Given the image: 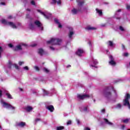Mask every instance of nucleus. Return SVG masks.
I'll use <instances>...</instances> for the list:
<instances>
[{"label": "nucleus", "mask_w": 130, "mask_h": 130, "mask_svg": "<svg viewBox=\"0 0 130 130\" xmlns=\"http://www.w3.org/2000/svg\"><path fill=\"white\" fill-rule=\"evenodd\" d=\"M61 39L52 38L50 41H47V44H52V45H60Z\"/></svg>", "instance_id": "1"}, {"label": "nucleus", "mask_w": 130, "mask_h": 130, "mask_svg": "<svg viewBox=\"0 0 130 130\" xmlns=\"http://www.w3.org/2000/svg\"><path fill=\"white\" fill-rule=\"evenodd\" d=\"M130 100V94L126 93L125 95V99L123 100V105L124 106H127L129 109H130V104L129 100Z\"/></svg>", "instance_id": "2"}, {"label": "nucleus", "mask_w": 130, "mask_h": 130, "mask_svg": "<svg viewBox=\"0 0 130 130\" xmlns=\"http://www.w3.org/2000/svg\"><path fill=\"white\" fill-rule=\"evenodd\" d=\"M103 94L106 98H110L112 96V93H111V91L109 90V87H105L103 91Z\"/></svg>", "instance_id": "3"}, {"label": "nucleus", "mask_w": 130, "mask_h": 130, "mask_svg": "<svg viewBox=\"0 0 130 130\" xmlns=\"http://www.w3.org/2000/svg\"><path fill=\"white\" fill-rule=\"evenodd\" d=\"M110 61H109V64L110 66H112L113 67H115L116 66V62L114 61V58L112 55H110L109 56Z\"/></svg>", "instance_id": "4"}, {"label": "nucleus", "mask_w": 130, "mask_h": 130, "mask_svg": "<svg viewBox=\"0 0 130 130\" xmlns=\"http://www.w3.org/2000/svg\"><path fill=\"white\" fill-rule=\"evenodd\" d=\"M2 104L3 105V106H4V107H5V108H10L11 109H12L13 110H15V109H16V108L15 107H13V106H12V105L8 103L3 102Z\"/></svg>", "instance_id": "5"}, {"label": "nucleus", "mask_w": 130, "mask_h": 130, "mask_svg": "<svg viewBox=\"0 0 130 130\" xmlns=\"http://www.w3.org/2000/svg\"><path fill=\"white\" fill-rule=\"evenodd\" d=\"M34 24H35L36 26H37L38 28H41V30L42 31H43V26L41 24V22H40L39 20H36L34 22Z\"/></svg>", "instance_id": "6"}, {"label": "nucleus", "mask_w": 130, "mask_h": 130, "mask_svg": "<svg viewBox=\"0 0 130 130\" xmlns=\"http://www.w3.org/2000/svg\"><path fill=\"white\" fill-rule=\"evenodd\" d=\"M76 3H77L79 9L81 10V8L84 6V4H85V0H82L81 1L80 0H76Z\"/></svg>", "instance_id": "7"}, {"label": "nucleus", "mask_w": 130, "mask_h": 130, "mask_svg": "<svg viewBox=\"0 0 130 130\" xmlns=\"http://www.w3.org/2000/svg\"><path fill=\"white\" fill-rule=\"evenodd\" d=\"M77 98H78V99H80L81 100H83V99H85V98H90V95L88 94H78L77 95Z\"/></svg>", "instance_id": "8"}, {"label": "nucleus", "mask_w": 130, "mask_h": 130, "mask_svg": "<svg viewBox=\"0 0 130 130\" xmlns=\"http://www.w3.org/2000/svg\"><path fill=\"white\" fill-rule=\"evenodd\" d=\"M17 126H19V127H24V126H26V122H19L17 123Z\"/></svg>", "instance_id": "9"}, {"label": "nucleus", "mask_w": 130, "mask_h": 130, "mask_svg": "<svg viewBox=\"0 0 130 130\" xmlns=\"http://www.w3.org/2000/svg\"><path fill=\"white\" fill-rule=\"evenodd\" d=\"M82 53H84V50L83 49H79L76 52V54L79 56H81Z\"/></svg>", "instance_id": "10"}, {"label": "nucleus", "mask_w": 130, "mask_h": 130, "mask_svg": "<svg viewBox=\"0 0 130 130\" xmlns=\"http://www.w3.org/2000/svg\"><path fill=\"white\" fill-rule=\"evenodd\" d=\"M46 108L48 109V110H49L50 112H53L54 111V107L52 105L48 106L46 107Z\"/></svg>", "instance_id": "11"}, {"label": "nucleus", "mask_w": 130, "mask_h": 130, "mask_svg": "<svg viewBox=\"0 0 130 130\" xmlns=\"http://www.w3.org/2000/svg\"><path fill=\"white\" fill-rule=\"evenodd\" d=\"M8 25L11 26L13 29H17V26L13 22H8Z\"/></svg>", "instance_id": "12"}, {"label": "nucleus", "mask_w": 130, "mask_h": 130, "mask_svg": "<svg viewBox=\"0 0 130 130\" xmlns=\"http://www.w3.org/2000/svg\"><path fill=\"white\" fill-rule=\"evenodd\" d=\"M78 12H81V9H80V8H78V10L74 8L73 10H72V13L73 15H77Z\"/></svg>", "instance_id": "13"}, {"label": "nucleus", "mask_w": 130, "mask_h": 130, "mask_svg": "<svg viewBox=\"0 0 130 130\" xmlns=\"http://www.w3.org/2000/svg\"><path fill=\"white\" fill-rule=\"evenodd\" d=\"M54 21L55 24H57V25H58V28H62V25H61V24H60V23L58 21V19L55 18L54 19Z\"/></svg>", "instance_id": "14"}, {"label": "nucleus", "mask_w": 130, "mask_h": 130, "mask_svg": "<svg viewBox=\"0 0 130 130\" xmlns=\"http://www.w3.org/2000/svg\"><path fill=\"white\" fill-rule=\"evenodd\" d=\"M14 51H18V50H22V46L21 45H19L16 46L14 49Z\"/></svg>", "instance_id": "15"}, {"label": "nucleus", "mask_w": 130, "mask_h": 130, "mask_svg": "<svg viewBox=\"0 0 130 130\" xmlns=\"http://www.w3.org/2000/svg\"><path fill=\"white\" fill-rule=\"evenodd\" d=\"M28 27L30 30H34V29H35V25L31 22L28 25Z\"/></svg>", "instance_id": "16"}, {"label": "nucleus", "mask_w": 130, "mask_h": 130, "mask_svg": "<svg viewBox=\"0 0 130 130\" xmlns=\"http://www.w3.org/2000/svg\"><path fill=\"white\" fill-rule=\"evenodd\" d=\"M38 53L40 54L41 56L43 55V54L44 53V50L42 48H40L38 49Z\"/></svg>", "instance_id": "17"}, {"label": "nucleus", "mask_w": 130, "mask_h": 130, "mask_svg": "<svg viewBox=\"0 0 130 130\" xmlns=\"http://www.w3.org/2000/svg\"><path fill=\"white\" fill-rule=\"evenodd\" d=\"M85 30H88V31L90 30H96V28L91 27L90 25H88L86 27H85Z\"/></svg>", "instance_id": "18"}, {"label": "nucleus", "mask_w": 130, "mask_h": 130, "mask_svg": "<svg viewBox=\"0 0 130 130\" xmlns=\"http://www.w3.org/2000/svg\"><path fill=\"white\" fill-rule=\"evenodd\" d=\"M38 12L39 13H40L41 14H42V15H43V16H44V17L46 18V19H49V17L47 15H46L45 14H44V12H41V10H38Z\"/></svg>", "instance_id": "19"}, {"label": "nucleus", "mask_w": 130, "mask_h": 130, "mask_svg": "<svg viewBox=\"0 0 130 130\" xmlns=\"http://www.w3.org/2000/svg\"><path fill=\"white\" fill-rule=\"evenodd\" d=\"M33 110V108H32V107L31 106H27L25 108V110L26 111H27V112H30V111H31V110Z\"/></svg>", "instance_id": "20"}, {"label": "nucleus", "mask_w": 130, "mask_h": 130, "mask_svg": "<svg viewBox=\"0 0 130 130\" xmlns=\"http://www.w3.org/2000/svg\"><path fill=\"white\" fill-rule=\"evenodd\" d=\"M104 120H105L106 123H107V124H109V125H112V124H113V123H112L111 122H110L109 121H108V119H106V118H104Z\"/></svg>", "instance_id": "21"}, {"label": "nucleus", "mask_w": 130, "mask_h": 130, "mask_svg": "<svg viewBox=\"0 0 130 130\" xmlns=\"http://www.w3.org/2000/svg\"><path fill=\"white\" fill-rule=\"evenodd\" d=\"M95 11H96V13H98V14H99V16H102V10H99L98 9H96Z\"/></svg>", "instance_id": "22"}, {"label": "nucleus", "mask_w": 130, "mask_h": 130, "mask_svg": "<svg viewBox=\"0 0 130 130\" xmlns=\"http://www.w3.org/2000/svg\"><path fill=\"white\" fill-rule=\"evenodd\" d=\"M2 24H4V25H9V22H7L6 19H3L2 20Z\"/></svg>", "instance_id": "23"}, {"label": "nucleus", "mask_w": 130, "mask_h": 130, "mask_svg": "<svg viewBox=\"0 0 130 130\" xmlns=\"http://www.w3.org/2000/svg\"><path fill=\"white\" fill-rule=\"evenodd\" d=\"M64 129V126H59L56 127V130H62Z\"/></svg>", "instance_id": "24"}, {"label": "nucleus", "mask_w": 130, "mask_h": 130, "mask_svg": "<svg viewBox=\"0 0 130 130\" xmlns=\"http://www.w3.org/2000/svg\"><path fill=\"white\" fill-rule=\"evenodd\" d=\"M6 95L7 96V98H8V99H13L12 95L9 93H6Z\"/></svg>", "instance_id": "25"}, {"label": "nucleus", "mask_w": 130, "mask_h": 130, "mask_svg": "<svg viewBox=\"0 0 130 130\" xmlns=\"http://www.w3.org/2000/svg\"><path fill=\"white\" fill-rule=\"evenodd\" d=\"M122 122H123V123H128V121H129V119H125L124 120H122Z\"/></svg>", "instance_id": "26"}, {"label": "nucleus", "mask_w": 130, "mask_h": 130, "mask_svg": "<svg viewBox=\"0 0 130 130\" xmlns=\"http://www.w3.org/2000/svg\"><path fill=\"white\" fill-rule=\"evenodd\" d=\"M73 35H74V32L70 31V33L69 34V38H72V37H73Z\"/></svg>", "instance_id": "27"}, {"label": "nucleus", "mask_w": 130, "mask_h": 130, "mask_svg": "<svg viewBox=\"0 0 130 130\" xmlns=\"http://www.w3.org/2000/svg\"><path fill=\"white\" fill-rule=\"evenodd\" d=\"M12 66H13V64H12V62L11 61H9L8 62V68L12 69Z\"/></svg>", "instance_id": "28"}, {"label": "nucleus", "mask_w": 130, "mask_h": 130, "mask_svg": "<svg viewBox=\"0 0 130 130\" xmlns=\"http://www.w3.org/2000/svg\"><path fill=\"white\" fill-rule=\"evenodd\" d=\"M109 45L110 46V47H112L113 46V42L111 41H108Z\"/></svg>", "instance_id": "29"}, {"label": "nucleus", "mask_w": 130, "mask_h": 130, "mask_svg": "<svg viewBox=\"0 0 130 130\" xmlns=\"http://www.w3.org/2000/svg\"><path fill=\"white\" fill-rule=\"evenodd\" d=\"M57 1L56 0H52V2L50 3L51 5H56Z\"/></svg>", "instance_id": "30"}, {"label": "nucleus", "mask_w": 130, "mask_h": 130, "mask_svg": "<svg viewBox=\"0 0 130 130\" xmlns=\"http://www.w3.org/2000/svg\"><path fill=\"white\" fill-rule=\"evenodd\" d=\"M4 51V49L2 46H0V58L2 57V53Z\"/></svg>", "instance_id": "31"}, {"label": "nucleus", "mask_w": 130, "mask_h": 130, "mask_svg": "<svg viewBox=\"0 0 130 130\" xmlns=\"http://www.w3.org/2000/svg\"><path fill=\"white\" fill-rule=\"evenodd\" d=\"M13 66L14 67V68H15L16 70H19V66L17 65V64H13Z\"/></svg>", "instance_id": "32"}, {"label": "nucleus", "mask_w": 130, "mask_h": 130, "mask_svg": "<svg viewBox=\"0 0 130 130\" xmlns=\"http://www.w3.org/2000/svg\"><path fill=\"white\" fill-rule=\"evenodd\" d=\"M34 69L35 70H36L37 72H39V71H40V69H39V67H38V66H35L34 67Z\"/></svg>", "instance_id": "33"}, {"label": "nucleus", "mask_w": 130, "mask_h": 130, "mask_svg": "<svg viewBox=\"0 0 130 130\" xmlns=\"http://www.w3.org/2000/svg\"><path fill=\"white\" fill-rule=\"evenodd\" d=\"M44 95H48L49 92L45 90H44Z\"/></svg>", "instance_id": "34"}, {"label": "nucleus", "mask_w": 130, "mask_h": 130, "mask_svg": "<svg viewBox=\"0 0 130 130\" xmlns=\"http://www.w3.org/2000/svg\"><path fill=\"white\" fill-rule=\"evenodd\" d=\"M43 71H45V73H49V70H48L46 68H44Z\"/></svg>", "instance_id": "35"}, {"label": "nucleus", "mask_w": 130, "mask_h": 130, "mask_svg": "<svg viewBox=\"0 0 130 130\" xmlns=\"http://www.w3.org/2000/svg\"><path fill=\"white\" fill-rule=\"evenodd\" d=\"M67 125H70V124H72V121L69 120L67 123Z\"/></svg>", "instance_id": "36"}, {"label": "nucleus", "mask_w": 130, "mask_h": 130, "mask_svg": "<svg viewBox=\"0 0 130 130\" xmlns=\"http://www.w3.org/2000/svg\"><path fill=\"white\" fill-rule=\"evenodd\" d=\"M56 3L57 5H61V0H58Z\"/></svg>", "instance_id": "37"}, {"label": "nucleus", "mask_w": 130, "mask_h": 130, "mask_svg": "<svg viewBox=\"0 0 130 130\" xmlns=\"http://www.w3.org/2000/svg\"><path fill=\"white\" fill-rule=\"evenodd\" d=\"M32 6H35L36 4H35V1H31L30 2Z\"/></svg>", "instance_id": "38"}, {"label": "nucleus", "mask_w": 130, "mask_h": 130, "mask_svg": "<svg viewBox=\"0 0 130 130\" xmlns=\"http://www.w3.org/2000/svg\"><path fill=\"white\" fill-rule=\"evenodd\" d=\"M8 46H9V47H10V48H13V47H14V46H13V44H8Z\"/></svg>", "instance_id": "39"}, {"label": "nucleus", "mask_w": 130, "mask_h": 130, "mask_svg": "<svg viewBox=\"0 0 130 130\" xmlns=\"http://www.w3.org/2000/svg\"><path fill=\"white\" fill-rule=\"evenodd\" d=\"M119 29L121 31H124V28H123V27H122V26H120Z\"/></svg>", "instance_id": "40"}, {"label": "nucleus", "mask_w": 130, "mask_h": 130, "mask_svg": "<svg viewBox=\"0 0 130 130\" xmlns=\"http://www.w3.org/2000/svg\"><path fill=\"white\" fill-rule=\"evenodd\" d=\"M83 110L84 111H88V106L84 107Z\"/></svg>", "instance_id": "41"}, {"label": "nucleus", "mask_w": 130, "mask_h": 130, "mask_svg": "<svg viewBox=\"0 0 130 130\" xmlns=\"http://www.w3.org/2000/svg\"><path fill=\"white\" fill-rule=\"evenodd\" d=\"M23 69H24V70H26V71H28V70H29V68H28V67H27V66L24 67L23 68Z\"/></svg>", "instance_id": "42"}, {"label": "nucleus", "mask_w": 130, "mask_h": 130, "mask_svg": "<svg viewBox=\"0 0 130 130\" xmlns=\"http://www.w3.org/2000/svg\"><path fill=\"white\" fill-rule=\"evenodd\" d=\"M117 107H118V108H121V105H120V104H118L117 105Z\"/></svg>", "instance_id": "43"}, {"label": "nucleus", "mask_w": 130, "mask_h": 130, "mask_svg": "<svg viewBox=\"0 0 130 130\" xmlns=\"http://www.w3.org/2000/svg\"><path fill=\"white\" fill-rule=\"evenodd\" d=\"M41 119L40 118H37L35 120L36 122H38V121H40Z\"/></svg>", "instance_id": "44"}, {"label": "nucleus", "mask_w": 130, "mask_h": 130, "mask_svg": "<svg viewBox=\"0 0 130 130\" xmlns=\"http://www.w3.org/2000/svg\"><path fill=\"white\" fill-rule=\"evenodd\" d=\"M123 55L124 56L127 57V56H128V53H124Z\"/></svg>", "instance_id": "45"}, {"label": "nucleus", "mask_w": 130, "mask_h": 130, "mask_svg": "<svg viewBox=\"0 0 130 130\" xmlns=\"http://www.w3.org/2000/svg\"><path fill=\"white\" fill-rule=\"evenodd\" d=\"M126 9H127V10H130V5H127Z\"/></svg>", "instance_id": "46"}, {"label": "nucleus", "mask_w": 130, "mask_h": 130, "mask_svg": "<svg viewBox=\"0 0 130 130\" xmlns=\"http://www.w3.org/2000/svg\"><path fill=\"white\" fill-rule=\"evenodd\" d=\"M3 96V91L0 90V98Z\"/></svg>", "instance_id": "47"}, {"label": "nucleus", "mask_w": 130, "mask_h": 130, "mask_svg": "<svg viewBox=\"0 0 130 130\" xmlns=\"http://www.w3.org/2000/svg\"><path fill=\"white\" fill-rule=\"evenodd\" d=\"M84 130H91V129L88 127H85Z\"/></svg>", "instance_id": "48"}, {"label": "nucleus", "mask_w": 130, "mask_h": 130, "mask_svg": "<svg viewBox=\"0 0 130 130\" xmlns=\"http://www.w3.org/2000/svg\"><path fill=\"white\" fill-rule=\"evenodd\" d=\"M76 122H77V124H80V120H79V119H76Z\"/></svg>", "instance_id": "49"}, {"label": "nucleus", "mask_w": 130, "mask_h": 130, "mask_svg": "<svg viewBox=\"0 0 130 130\" xmlns=\"http://www.w3.org/2000/svg\"><path fill=\"white\" fill-rule=\"evenodd\" d=\"M18 63H19V66H22V64L23 63H24V62L19 61Z\"/></svg>", "instance_id": "50"}, {"label": "nucleus", "mask_w": 130, "mask_h": 130, "mask_svg": "<svg viewBox=\"0 0 130 130\" xmlns=\"http://www.w3.org/2000/svg\"><path fill=\"white\" fill-rule=\"evenodd\" d=\"M101 112L103 113H105V109H103L101 110Z\"/></svg>", "instance_id": "51"}, {"label": "nucleus", "mask_w": 130, "mask_h": 130, "mask_svg": "<svg viewBox=\"0 0 130 130\" xmlns=\"http://www.w3.org/2000/svg\"><path fill=\"white\" fill-rule=\"evenodd\" d=\"M105 26H106V23L101 24V27H105Z\"/></svg>", "instance_id": "52"}, {"label": "nucleus", "mask_w": 130, "mask_h": 130, "mask_svg": "<svg viewBox=\"0 0 130 130\" xmlns=\"http://www.w3.org/2000/svg\"><path fill=\"white\" fill-rule=\"evenodd\" d=\"M37 45V44H34L32 45H31V47H35V46H36Z\"/></svg>", "instance_id": "53"}, {"label": "nucleus", "mask_w": 130, "mask_h": 130, "mask_svg": "<svg viewBox=\"0 0 130 130\" xmlns=\"http://www.w3.org/2000/svg\"><path fill=\"white\" fill-rule=\"evenodd\" d=\"M122 129H124L125 128V126L124 125H122L121 126Z\"/></svg>", "instance_id": "54"}, {"label": "nucleus", "mask_w": 130, "mask_h": 130, "mask_svg": "<svg viewBox=\"0 0 130 130\" xmlns=\"http://www.w3.org/2000/svg\"><path fill=\"white\" fill-rule=\"evenodd\" d=\"M94 64H97L98 63V62L97 61H93Z\"/></svg>", "instance_id": "55"}, {"label": "nucleus", "mask_w": 130, "mask_h": 130, "mask_svg": "<svg viewBox=\"0 0 130 130\" xmlns=\"http://www.w3.org/2000/svg\"><path fill=\"white\" fill-rule=\"evenodd\" d=\"M122 49H125V47L123 45V44H122Z\"/></svg>", "instance_id": "56"}, {"label": "nucleus", "mask_w": 130, "mask_h": 130, "mask_svg": "<svg viewBox=\"0 0 130 130\" xmlns=\"http://www.w3.org/2000/svg\"><path fill=\"white\" fill-rule=\"evenodd\" d=\"M50 49H52V50H54V48H53V47L50 46Z\"/></svg>", "instance_id": "57"}, {"label": "nucleus", "mask_w": 130, "mask_h": 130, "mask_svg": "<svg viewBox=\"0 0 130 130\" xmlns=\"http://www.w3.org/2000/svg\"><path fill=\"white\" fill-rule=\"evenodd\" d=\"M88 44H89V45L90 46H91V41H89V42H88Z\"/></svg>", "instance_id": "58"}, {"label": "nucleus", "mask_w": 130, "mask_h": 130, "mask_svg": "<svg viewBox=\"0 0 130 130\" xmlns=\"http://www.w3.org/2000/svg\"><path fill=\"white\" fill-rule=\"evenodd\" d=\"M1 5L5 6V5H6V3H5L4 2H2Z\"/></svg>", "instance_id": "59"}, {"label": "nucleus", "mask_w": 130, "mask_h": 130, "mask_svg": "<svg viewBox=\"0 0 130 130\" xmlns=\"http://www.w3.org/2000/svg\"><path fill=\"white\" fill-rule=\"evenodd\" d=\"M117 12H121V9H118Z\"/></svg>", "instance_id": "60"}, {"label": "nucleus", "mask_w": 130, "mask_h": 130, "mask_svg": "<svg viewBox=\"0 0 130 130\" xmlns=\"http://www.w3.org/2000/svg\"><path fill=\"white\" fill-rule=\"evenodd\" d=\"M117 20H120V17H116Z\"/></svg>", "instance_id": "61"}, {"label": "nucleus", "mask_w": 130, "mask_h": 130, "mask_svg": "<svg viewBox=\"0 0 130 130\" xmlns=\"http://www.w3.org/2000/svg\"><path fill=\"white\" fill-rule=\"evenodd\" d=\"M29 14H27L26 15V18H29Z\"/></svg>", "instance_id": "62"}, {"label": "nucleus", "mask_w": 130, "mask_h": 130, "mask_svg": "<svg viewBox=\"0 0 130 130\" xmlns=\"http://www.w3.org/2000/svg\"><path fill=\"white\" fill-rule=\"evenodd\" d=\"M71 65H68V66H67V68H71Z\"/></svg>", "instance_id": "63"}, {"label": "nucleus", "mask_w": 130, "mask_h": 130, "mask_svg": "<svg viewBox=\"0 0 130 130\" xmlns=\"http://www.w3.org/2000/svg\"><path fill=\"white\" fill-rule=\"evenodd\" d=\"M19 89H20V90L21 91H23V89H22V88H20Z\"/></svg>", "instance_id": "64"}]
</instances>
